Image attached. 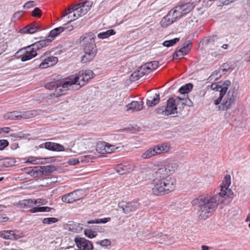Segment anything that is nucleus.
Here are the masks:
<instances>
[{
    "label": "nucleus",
    "instance_id": "nucleus-1",
    "mask_svg": "<svg viewBox=\"0 0 250 250\" xmlns=\"http://www.w3.org/2000/svg\"><path fill=\"white\" fill-rule=\"evenodd\" d=\"M94 74L90 70H84L81 71L78 74L74 75L69 77L63 83L59 82L55 90V92L50 94L52 95L59 97L64 94V91L68 88L73 85L79 86V88L84 85L88 80L93 78Z\"/></svg>",
    "mask_w": 250,
    "mask_h": 250
},
{
    "label": "nucleus",
    "instance_id": "nucleus-2",
    "mask_svg": "<svg viewBox=\"0 0 250 250\" xmlns=\"http://www.w3.org/2000/svg\"><path fill=\"white\" fill-rule=\"evenodd\" d=\"M217 198V196H200L191 201L199 220L206 219L211 215L218 206Z\"/></svg>",
    "mask_w": 250,
    "mask_h": 250
},
{
    "label": "nucleus",
    "instance_id": "nucleus-3",
    "mask_svg": "<svg viewBox=\"0 0 250 250\" xmlns=\"http://www.w3.org/2000/svg\"><path fill=\"white\" fill-rule=\"evenodd\" d=\"M153 193L156 195H163L173 191L175 188L176 180L171 176L158 175V173H153Z\"/></svg>",
    "mask_w": 250,
    "mask_h": 250
},
{
    "label": "nucleus",
    "instance_id": "nucleus-4",
    "mask_svg": "<svg viewBox=\"0 0 250 250\" xmlns=\"http://www.w3.org/2000/svg\"><path fill=\"white\" fill-rule=\"evenodd\" d=\"M95 35L92 33L83 34L80 39V43L83 47L84 54L81 57V62L86 63L95 58L97 50L95 42Z\"/></svg>",
    "mask_w": 250,
    "mask_h": 250
},
{
    "label": "nucleus",
    "instance_id": "nucleus-5",
    "mask_svg": "<svg viewBox=\"0 0 250 250\" xmlns=\"http://www.w3.org/2000/svg\"><path fill=\"white\" fill-rule=\"evenodd\" d=\"M51 42L50 39L41 40L20 49L17 53H21L20 57L21 62L27 61L37 56V51L47 46Z\"/></svg>",
    "mask_w": 250,
    "mask_h": 250
},
{
    "label": "nucleus",
    "instance_id": "nucleus-6",
    "mask_svg": "<svg viewBox=\"0 0 250 250\" xmlns=\"http://www.w3.org/2000/svg\"><path fill=\"white\" fill-rule=\"evenodd\" d=\"M231 85V82L229 80H226L224 82L220 81V109L223 110H227L229 109L232 104H233L235 101V97L234 96L235 93L234 90L230 89L227 95L228 98H225L222 102V98L223 96L227 93L229 87Z\"/></svg>",
    "mask_w": 250,
    "mask_h": 250
},
{
    "label": "nucleus",
    "instance_id": "nucleus-7",
    "mask_svg": "<svg viewBox=\"0 0 250 250\" xmlns=\"http://www.w3.org/2000/svg\"><path fill=\"white\" fill-rule=\"evenodd\" d=\"M180 98L177 96L175 98L170 97L167 101L166 106H162L158 107L156 111L157 113L165 116L180 114L182 112L180 107Z\"/></svg>",
    "mask_w": 250,
    "mask_h": 250
},
{
    "label": "nucleus",
    "instance_id": "nucleus-8",
    "mask_svg": "<svg viewBox=\"0 0 250 250\" xmlns=\"http://www.w3.org/2000/svg\"><path fill=\"white\" fill-rule=\"evenodd\" d=\"M218 43V36L217 35H213L204 38L200 42L199 45H202L204 46L205 47L209 49L211 51L216 50V51H211L210 52V54L212 56L216 57L218 55V51L217 49Z\"/></svg>",
    "mask_w": 250,
    "mask_h": 250
},
{
    "label": "nucleus",
    "instance_id": "nucleus-9",
    "mask_svg": "<svg viewBox=\"0 0 250 250\" xmlns=\"http://www.w3.org/2000/svg\"><path fill=\"white\" fill-rule=\"evenodd\" d=\"M169 148V146L167 144L156 146L153 148H149L144 152L142 154L141 157L144 159H149L152 156L167 152Z\"/></svg>",
    "mask_w": 250,
    "mask_h": 250
},
{
    "label": "nucleus",
    "instance_id": "nucleus-10",
    "mask_svg": "<svg viewBox=\"0 0 250 250\" xmlns=\"http://www.w3.org/2000/svg\"><path fill=\"white\" fill-rule=\"evenodd\" d=\"M231 184V176L226 175L223 180L222 185H220V198H231L233 194L232 191L229 188Z\"/></svg>",
    "mask_w": 250,
    "mask_h": 250
},
{
    "label": "nucleus",
    "instance_id": "nucleus-11",
    "mask_svg": "<svg viewBox=\"0 0 250 250\" xmlns=\"http://www.w3.org/2000/svg\"><path fill=\"white\" fill-rule=\"evenodd\" d=\"M0 237L4 239L17 240L23 238L24 235L16 230H3L0 231Z\"/></svg>",
    "mask_w": 250,
    "mask_h": 250
},
{
    "label": "nucleus",
    "instance_id": "nucleus-12",
    "mask_svg": "<svg viewBox=\"0 0 250 250\" xmlns=\"http://www.w3.org/2000/svg\"><path fill=\"white\" fill-rule=\"evenodd\" d=\"M178 166L176 163H169L159 168L154 172L158 173V175H163L165 176H170L177 169Z\"/></svg>",
    "mask_w": 250,
    "mask_h": 250
},
{
    "label": "nucleus",
    "instance_id": "nucleus-13",
    "mask_svg": "<svg viewBox=\"0 0 250 250\" xmlns=\"http://www.w3.org/2000/svg\"><path fill=\"white\" fill-rule=\"evenodd\" d=\"M81 190H75L62 196V202L66 203H72L83 198V194Z\"/></svg>",
    "mask_w": 250,
    "mask_h": 250
},
{
    "label": "nucleus",
    "instance_id": "nucleus-14",
    "mask_svg": "<svg viewBox=\"0 0 250 250\" xmlns=\"http://www.w3.org/2000/svg\"><path fill=\"white\" fill-rule=\"evenodd\" d=\"M119 148L106 142H100L96 145V150L102 154L112 153Z\"/></svg>",
    "mask_w": 250,
    "mask_h": 250
},
{
    "label": "nucleus",
    "instance_id": "nucleus-15",
    "mask_svg": "<svg viewBox=\"0 0 250 250\" xmlns=\"http://www.w3.org/2000/svg\"><path fill=\"white\" fill-rule=\"evenodd\" d=\"M139 205L136 202H125L122 201L118 204V207L121 208L125 213H128L130 212L135 211Z\"/></svg>",
    "mask_w": 250,
    "mask_h": 250
},
{
    "label": "nucleus",
    "instance_id": "nucleus-16",
    "mask_svg": "<svg viewBox=\"0 0 250 250\" xmlns=\"http://www.w3.org/2000/svg\"><path fill=\"white\" fill-rule=\"evenodd\" d=\"M74 241L81 250H92L93 248L91 242L84 238L76 237L74 239Z\"/></svg>",
    "mask_w": 250,
    "mask_h": 250
},
{
    "label": "nucleus",
    "instance_id": "nucleus-17",
    "mask_svg": "<svg viewBox=\"0 0 250 250\" xmlns=\"http://www.w3.org/2000/svg\"><path fill=\"white\" fill-rule=\"evenodd\" d=\"M191 44L189 41L184 42L182 47H177L173 55L174 59H180L186 55L190 49Z\"/></svg>",
    "mask_w": 250,
    "mask_h": 250
},
{
    "label": "nucleus",
    "instance_id": "nucleus-18",
    "mask_svg": "<svg viewBox=\"0 0 250 250\" xmlns=\"http://www.w3.org/2000/svg\"><path fill=\"white\" fill-rule=\"evenodd\" d=\"M135 167L134 164L125 162L118 165L116 168V171L120 175H124L132 171Z\"/></svg>",
    "mask_w": 250,
    "mask_h": 250
},
{
    "label": "nucleus",
    "instance_id": "nucleus-19",
    "mask_svg": "<svg viewBox=\"0 0 250 250\" xmlns=\"http://www.w3.org/2000/svg\"><path fill=\"white\" fill-rule=\"evenodd\" d=\"M148 70L145 64L142 65L131 74L130 77V81L133 82L137 81L145 75L149 73Z\"/></svg>",
    "mask_w": 250,
    "mask_h": 250
},
{
    "label": "nucleus",
    "instance_id": "nucleus-20",
    "mask_svg": "<svg viewBox=\"0 0 250 250\" xmlns=\"http://www.w3.org/2000/svg\"><path fill=\"white\" fill-rule=\"evenodd\" d=\"M35 168L36 170L33 176L35 177L41 176L43 175H48V174L55 170V167L52 166H41Z\"/></svg>",
    "mask_w": 250,
    "mask_h": 250
},
{
    "label": "nucleus",
    "instance_id": "nucleus-21",
    "mask_svg": "<svg viewBox=\"0 0 250 250\" xmlns=\"http://www.w3.org/2000/svg\"><path fill=\"white\" fill-rule=\"evenodd\" d=\"M42 62L39 65V67L41 68H45L49 66L55 65L58 62L57 57L54 56H48L44 58L43 56L41 58Z\"/></svg>",
    "mask_w": 250,
    "mask_h": 250
},
{
    "label": "nucleus",
    "instance_id": "nucleus-22",
    "mask_svg": "<svg viewBox=\"0 0 250 250\" xmlns=\"http://www.w3.org/2000/svg\"><path fill=\"white\" fill-rule=\"evenodd\" d=\"M92 4L93 2L92 1L88 0L76 5L75 7L80 12V14L83 16L87 13Z\"/></svg>",
    "mask_w": 250,
    "mask_h": 250
},
{
    "label": "nucleus",
    "instance_id": "nucleus-23",
    "mask_svg": "<svg viewBox=\"0 0 250 250\" xmlns=\"http://www.w3.org/2000/svg\"><path fill=\"white\" fill-rule=\"evenodd\" d=\"M208 80L209 82L211 83L210 85L211 90L218 91L219 90V77L217 72L216 71L213 72L208 78Z\"/></svg>",
    "mask_w": 250,
    "mask_h": 250
},
{
    "label": "nucleus",
    "instance_id": "nucleus-24",
    "mask_svg": "<svg viewBox=\"0 0 250 250\" xmlns=\"http://www.w3.org/2000/svg\"><path fill=\"white\" fill-rule=\"evenodd\" d=\"M80 14V12L78 11L77 8H76L75 6H74L72 8H69L66 12L65 15H64L63 16L68 15V18L70 19V20L68 21V22H71L77 19L78 18L82 17Z\"/></svg>",
    "mask_w": 250,
    "mask_h": 250
},
{
    "label": "nucleus",
    "instance_id": "nucleus-25",
    "mask_svg": "<svg viewBox=\"0 0 250 250\" xmlns=\"http://www.w3.org/2000/svg\"><path fill=\"white\" fill-rule=\"evenodd\" d=\"M42 30L41 27L34 23H31L21 29L22 32L28 34H34Z\"/></svg>",
    "mask_w": 250,
    "mask_h": 250
},
{
    "label": "nucleus",
    "instance_id": "nucleus-26",
    "mask_svg": "<svg viewBox=\"0 0 250 250\" xmlns=\"http://www.w3.org/2000/svg\"><path fill=\"white\" fill-rule=\"evenodd\" d=\"M160 100L159 93H155L148 97L146 99V104L149 107H153L159 103Z\"/></svg>",
    "mask_w": 250,
    "mask_h": 250
},
{
    "label": "nucleus",
    "instance_id": "nucleus-27",
    "mask_svg": "<svg viewBox=\"0 0 250 250\" xmlns=\"http://www.w3.org/2000/svg\"><path fill=\"white\" fill-rule=\"evenodd\" d=\"M144 103L143 102L133 101L131 103L126 105V111L131 110L132 111H138L141 110L143 107Z\"/></svg>",
    "mask_w": 250,
    "mask_h": 250
},
{
    "label": "nucleus",
    "instance_id": "nucleus-28",
    "mask_svg": "<svg viewBox=\"0 0 250 250\" xmlns=\"http://www.w3.org/2000/svg\"><path fill=\"white\" fill-rule=\"evenodd\" d=\"M177 9H178L181 13L183 16L189 13L193 8V6L192 3L189 2L188 3H183L178 6L176 7Z\"/></svg>",
    "mask_w": 250,
    "mask_h": 250
},
{
    "label": "nucleus",
    "instance_id": "nucleus-29",
    "mask_svg": "<svg viewBox=\"0 0 250 250\" xmlns=\"http://www.w3.org/2000/svg\"><path fill=\"white\" fill-rule=\"evenodd\" d=\"M235 68L234 64L231 62H227L223 63L220 66V70H222V74H220V78H221L222 75L226 74V73L229 71H231Z\"/></svg>",
    "mask_w": 250,
    "mask_h": 250
},
{
    "label": "nucleus",
    "instance_id": "nucleus-30",
    "mask_svg": "<svg viewBox=\"0 0 250 250\" xmlns=\"http://www.w3.org/2000/svg\"><path fill=\"white\" fill-rule=\"evenodd\" d=\"M180 100L179 101L181 107L180 109L182 111L186 105L188 106H192L193 103L187 95L185 97H180Z\"/></svg>",
    "mask_w": 250,
    "mask_h": 250
},
{
    "label": "nucleus",
    "instance_id": "nucleus-31",
    "mask_svg": "<svg viewBox=\"0 0 250 250\" xmlns=\"http://www.w3.org/2000/svg\"><path fill=\"white\" fill-rule=\"evenodd\" d=\"M5 118L11 120H19L21 118V112L14 111L7 113Z\"/></svg>",
    "mask_w": 250,
    "mask_h": 250
},
{
    "label": "nucleus",
    "instance_id": "nucleus-32",
    "mask_svg": "<svg viewBox=\"0 0 250 250\" xmlns=\"http://www.w3.org/2000/svg\"><path fill=\"white\" fill-rule=\"evenodd\" d=\"M192 87L193 85L191 83H187L184 85L181 86L179 89L178 91L180 93L183 95V97H185L187 96L186 94L191 91V90L192 88Z\"/></svg>",
    "mask_w": 250,
    "mask_h": 250
},
{
    "label": "nucleus",
    "instance_id": "nucleus-33",
    "mask_svg": "<svg viewBox=\"0 0 250 250\" xmlns=\"http://www.w3.org/2000/svg\"><path fill=\"white\" fill-rule=\"evenodd\" d=\"M171 16V14H167L166 16H165L162 20L161 21V24L163 27H166L168 25L171 24L174 21L172 19Z\"/></svg>",
    "mask_w": 250,
    "mask_h": 250
},
{
    "label": "nucleus",
    "instance_id": "nucleus-34",
    "mask_svg": "<svg viewBox=\"0 0 250 250\" xmlns=\"http://www.w3.org/2000/svg\"><path fill=\"white\" fill-rule=\"evenodd\" d=\"M20 204L21 207L23 208H29L35 205V199H28L23 200L20 202Z\"/></svg>",
    "mask_w": 250,
    "mask_h": 250
},
{
    "label": "nucleus",
    "instance_id": "nucleus-35",
    "mask_svg": "<svg viewBox=\"0 0 250 250\" xmlns=\"http://www.w3.org/2000/svg\"><path fill=\"white\" fill-rule=\"evenodd\" d=\"M37 110H31L21 112V118L23 119H30L38 115Z\"/></svg>",
    "mask_w": 250,
    "mask_h": 250
},
{
    "label": "nucleus",
    "instance_id": "nucleus-36",
    "mask_svg": "<svg viewBox=\"0 0 250 250\" xmlns=\"http://www.w3.org/2000/svg\"><path fill=\"white\" fill-rule=\"evenodd\" d=\"M63 31V28L62 27L60 26L57 28H55V29L50 31L48 38H51V39L48 38V39L51 40V41L53 39V38L58 35L59 34Z\"/></svg>",
    "mask_w": 250,
    "mask_h": 250
},
{
    "label": "nucleus",
    "instance_id": "nucleus-37",
    "mask_svg": "<svg viewBox=\"0 0 250 250\" xmlns=\"http://www.w3.org/2000/svg\"><path fill=\"white\" fill-rule=\"evenodd\" d=\"M115 34V32L113 29H109L106 31L101 32L98 34V37L99 39H106L111 35Z\"/></svg>",
    "mask_w": 250,
    "mask_h": 250
},
{
    "label": "nucleus",
    "instance_id": "nucleus-38",
    "mask_svg": "<svg viewBox=\"0 0 250 250\" xmlns=\"http://www.w3.org/2000/svg\"><path fill=\"white\" fill-rule=\"evenodd\" d=\"M168 14H171V16L172 19L174 21H176L178 19H179L181 17L183 16L182 14L181 13V11L179 10L178 9L176 8V9L171 10Z\"/></svg>",
    "mask_w": 250,
    "mask_h": 250
},
{
    "label": "nucleus",
    "instance_id": "nucleus-39",
    "mask_svg": "<svg viewBox=\"0 0 250 250\" xmlns=\"http://www.w3.org/2000/svg\"><path fill=\"white\" fill-rule=\"evenodd\" d=\"M145 65L147 67V69H148V71L149 73L153 69H156L159 65V62L158 61H152L150 62H146L145 63Z\"/></svg>",
    "mask_w": 250,
    "mask_h": 250
},
{
    "label": "nucleus",
    "instance_id": "nucleus-40",
    "mask_svg": "<svg viewBox=\"0 0 250 250\" xmlns=\"http://www.w3.org/2000/svg\"><path fill=\"white\" fill-rule=\"evenodd\" d=\"M51 208L48 207H37L33 208L30 210V212L35 213L37 212H49Z\"/></svg>",
    "mask_w": 250,
    "mask_h": 250
},
{
    "label": "nucleus",
    "instance_id": "nucleus-41",
    "mask_svg": "<svg viewBox=\"0 0 250 250\" xmlns=\"http://www.w3.org/2000/svg\"><path fill=\"white\" fill-rule=\"evenodd\" d=\"M111 219L109 217L101 218V219H97L95 220H92L89 221H88L87 223L88 224H105L109 221H110Z\"/></svg>",
    "mask_w": 250,
    "mask_h": 250
},
{
    "label": "nucleus",
    "instance_id": "nucleus-42",
    "mask_svg": "<svg viewBox=\"0 0 250 250\" xmlns=\"http://www.w3.org/2000/svg\"><path fill=\"white\" fill-rule=\"evenodd\" d=\"M179 38H175L169 40L165 41L163 42V44L164 46L169 47L174 45L175 43L179 41Z\"/></svg>",
    "mask_w": 250,
    "mask_h": 250
},
{
    "label": "nucleus",
    "instance_id": "nucleus-43",
    "mask_svg": "<svg viewBox=\"0 0 250 250\" xmlns=\"http://www.w3.org/2000/svg\"><path fill=\"white\" fill-rule=\"evenodd\" d=\"M16 163L15 159L9 158L4 159L2 164L5 167H10L15 165Z\"/></svg>",
    "mask_w": 250,
    "mask_h": 250
},
{
    "label": "nucleus",
    "instance_id": "nucleus-44",
    "mask_svg": "<svg viewBox=\"0 0 250 250\" xmlns=\"http://www.w3.org/2000/svg\"><path fill=\"white\" fill-rule=\"evenodd\" d=\"M95 157L92 154L83 155L80 157V161L83 163H87L94 159Z\"/></svg>",
    "mask_w": 250,
    "mask_h": 250
},
{
    "label": "nucleus",
    "instance_id": "nucleus-45",
    "mask_svg": "<svg viewBox=\"0 0 250 250\" xmlns=\"http://www.w3.org/2000/svg\"><path fill=\"white\" fill-rule=\"evenodd\" d=\"M84 233L86 237L90 239L95 237L97 235L96 231H93L90 229H85Z\"/></svg>",
    "mask_w": 250,
    "mask_h": 250
},
{
    "label": "nucleus",
    "instance_id": "nucleus-46",
    "mask_svg": "<svg viewBox=\"0 0 250 250\" xmlns=\"http://www.w3.org/2000/svg\"><path fill=\"white\" fill-rule=\"evenodd\" d=\"M58 219L54 217L46 218L43 219L42 223L46 225H51L56 223Z\"/></svg>",
    "mask_w": 250,
    "mask_h": 250
},
{
    "label": "nucleus",
    "instance_id": "nucleus-47",
    "mask_svg": "<svg viewBox=\"0 0 250 250\" xmlns=\"http://www.w3.org/2000/svg\"><path fill=\"white\" fill-rule=\"evenodd\" d=\"M58 84H59V81L51 82L46 84L45 87L49 90H53L54 89L55 90Z\"/></svg>",
    "mask_w": 250,
    "mask_h": 250
},
{
    "label": "nucleus",
    "instance_id": "nucleus-48",
    "mask_svg": "<svg viewBox=\"0 0 250 250\" xmlns=\"http://www.w3.org/2000/svg\"><path fill=\"white\" fill-rule=\"evenodd\" d=\"M198 20L194 16H190L186 20L187 24L189 25H193L197 22Z\"/></svg>",
    "mask_w": 250,
    "mask_h": 250
},
{
    "label": "nucleus",
    "instance_id": "nucleus-49",
    "mask_svg": "<svg viewBox=\"0 0 250 250\" xmlns=\"http://www.w3.org/2000/svg\"><path fill=\"white\" fill-rule=\"evenodd\" d=\"M96 244L103 247H106L109 246L111 244V241L108 239H105L104 240L97 242Z\"/></svg>",
    "mask_w": 250,
    "mask_h": 250
},
{
    "label": "nucleus",
    "instance_id": "nucleus-50",
    "mask_svg": "<svg viewBox=\"0 0 250 250\" xmlns=\"http://www.w3.org/2000/svg\"><path fill=\"white\" fill-rule=\"evenodd\" d=\"M44 147L49 150L54 151V143L52 142H46L44 144Z\"/></svg>",
    "mask_w": 250,
    "mask_h": 250
},
{
    "label": "nucleus",
    "instance_id": "nucleus-51",
    "mask_svg": "<svg viewBox=\"0 0 250 250\" xmlns=\"http://www.w3.org/2000/svg\"><path fill=\"white\" fill-rule=\"evenodd\" d=\"M32 15L34 17H40L42 15L41 11L38 7H35L32 11Z\"/></svg>",
    "mask_w": 250,
    "mask_h": 250
},
{
    "label": "nucleus",
    "instance_id": "nucleus-52",
    "mask_svg": "<svg viewBox=\"0 0 250 250\" xmlns=\"http://www.w3.org/2000/svg\"><path fill=\"white\" fill-rule=\"evenodd\" d=\"M74 226L75 228H73L72 229H74V232H79L83 229V225L82 224L75 223Z\"/></svg>",
    "mask_w": 250,
    "mask_h": 250
},
{
    "label": "nucleus",
    "instance_id": "nucleus-53",
    "mask_svg": "<svg viewBox=\"0 0 250 250\" xmlns=\"http://www.w3.org/2000/svg\"><path fill=\"white\" fill-rule=\"evenodd\" d=\"M8 144V142L7 140H0V150L3 149Z\"/></svg>",
    "mask_w": 250,
    "mask_h": 250
},
{
    "label": "nucleus",
    "instance_id": "nucleus-54",
    "mask_svg": "<svg viewBox=\"0 0 250 250\" xmlns=\"http://www.w3.org/2000/svg\"><path fill=\"white\" fill-rule=\"evenodd\" d=\"M54 145H55L54 151H63L64 150V148L63 146H62V145H61L60 144L54 143Z\"/></svg>",
    "mask_w": 250,
    "mask_h": 250
},
{
    "label": "nucleus",
    "instance_id": "nucleus-55",
    "mask_svg": "<svg viewBox=\"0 0 250 250\" xmlns=\"http://www.w3.org/2000/svg\"><path fill=\"white\" fill-rule=\"evenodd\" d=\"M35 5V2L34 1H27V2H26L24 5H23V8H26V9H29L31 7H32L34 6Z\"/></svg>",
    "mask_w": 250,
    "mask_h": 250
},
{
    "label": "nucleus",
    "instance_id": "nucleus-56",
    "mask_svg": "<svg viewBox=\"0 0 250 250\" xmlns=\"http://www.w3.org/2000/svg\"><path fill=\"white\" fill-rule=\"evenodd\" d=\"M69 23L70 22L68 21L67 24H65L63 25V26H62L63 28V31L67 30L68 31H71L73 29V26L72 25H70Z\"/></svg>",
    "mask_w": 250,
    "mask_h": 250
},
{
    "label": "nucleus",
    "instance_id": "nucleus-57",
    "mask_svg": "<svg viewBox=\"0 0 250 250\" xmlns=\"http://www.w3.org/2000/svg\"><path fill=\"white\" fill-rule=\"evenodd\" d=\"M80 161V157L78 159H72L69 161L70 164L73 165H76L79 163Z\"/></svg>",
    "mask_w": 250,
    "mask_h": 250
},
{
    "label": "nucleus",
    "instance_id": "nucleus-58",
    "mask_svg": "<svg viewBox=\"0 0 250 250\" xmlns=\"http://www.w3.org/2000/svg\"><path fill=\"white\" fill-rule=\"evenodd\" d=\"M46 203V201L42 199H38L37 200H35V205L38 204H45Z\"/></svg>",
    "mask_w": 250,
    "mask_h": 250
},
{
    "label": "nucleus",
    "instance_id": "nucleus-59",
    "mask_svg": "<svg viewBox=\"0 0 250 250\" xmlns=\"http://www.w3.org/2000/svg\"><path fill=\"white\" fill-rule=\"evenodd\" d=\"M108 0H96V1H97V3H100L99 8L101 9L102 6L104 5Z\"/></svg>",
    "mask_w": 250,
    "mask_h": 250
},
{
    "label": "nucleus",
    "instance_id": "nucleus-60",
    "mask_svg": "<svg viewBox=\"0 0 250 250\" xmlns=\"http://www.w3.org/2000/svg\"><path fill=\"white\" fill-rule=\"evenodd\" d=\"M8 220V217L5 215L0 214V222H6Z\"/></svg>",
    "mask_w": 250,
    "mask_h": 250
},
{
    "label": "nucleus",
    "instance_id": "nucleus-61",
    "mask_svg": "<svg viewBox=\"0 0 250 250\" xmlns=\"http://www.w3.org/2000/svg\"><path fill=\"white\" fill-rule=\"evenodd\" d=\"M9 130H10V128L7 127L0 128V133H1L2 132L8 133L9 132Z\"/></svg>",
    "mask_w": 250,
    "mask_h": 250
},
{
    "label": "nucleus",
    "instance_id": "nucleus-62",
    "mask_svg": "<svg viewBox=\"0 0 250 250\" xmlns=\"http://www.w3.org/2000/svg\"><path fill=\"white\" fill-rule=\"evenodd\" d=\"M27 163H32V164H37L38 163H39L38 162H37V160H32V161H29V160H28L26 161Z\"/></svg>",
    "mask_w": 250,
    "mask_h": 250
},
{
    "label": "nucleus",
    "instance_id": "nucleus-63",
    "mask_svg": "<svg viewBox=\"0 0 250 250\" xmlns=\"http://www.w3.org/2000/svg\"><path fill=\"white\" fill-rule=\"evenodd\" d=\"M6 208V207L5 205H0V211H3Z\"/></svg>",
    "mask_w": 250,
    "mask_h": 250
},
{
    "label": "nucleus",
    "instance_id": "nucleus-64",
    "mask_svg": "<svg viewBox=\"0 0 250 250\" xmlns=\"http://www.w3.org/2000/svg\"><path fill=\"white\" fill-rule=\"evenodd\" d=\"M208 246H202V250H208Z\"/></svg>",
    "mask_w": 250,
    "mask_h": 250
}]
</instances>
